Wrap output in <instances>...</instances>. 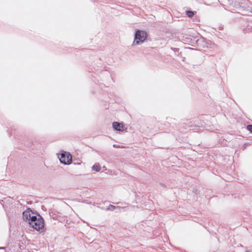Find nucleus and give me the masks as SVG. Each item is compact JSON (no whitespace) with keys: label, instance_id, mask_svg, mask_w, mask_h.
<instances>
[{"label":"nucleus","instance_id":"1","mask_svg":"<svg viewBox=\"0 0 252 252\" xmlns=\"http://www.w3.org/2000/svg\"><path fill=\"white\" fill-rule=\"evenodd\" d=\"M29 226L32 227L37 231L43 230L44 228V221L43 218L39 214H36L35 217L32 218L30 222H29Z\"/></svg>","mask_w":252,"mask_h":252},{"label":"nucleus","instance_id":"2","mask_svg":"<svg viewBox=\"0 0 252 252\" xmlns=\"http://www.w3.org/2000/svg\"><path fill=\"white\" fill-rule=\"evenodd\" d=\"M147 36V33L145 31L137 30L134 33V39L132 45H139L143 43Z\"/></svg>","mask_w":252,"mask_h":252},{"label":"nucleus","instance_id":"3","mask_svg":"<svg viewBox=\"0 0 252 252\" xmlns=\"http://www.w3.org/2000/svg\"><path fill=\"white\" fill-rule=\"evenodd\" d=\"M59 160L62 163L68 165L72 162V156L67 152H63L59 157Z\"/></svg>","mask_w":252,"mask_h":252},{"label":"nucleus","instance_id":"4","mask_svg":"<svg viewBox=\"0 0 252 252\" xmlns=\"http://www.w3.org/2000/svg\"><path fill=\"white\" fill-rule=\"evenodd\" d=\"M33 212L30 208H27L26 210L23 212V219L24 221H28V222L31 221L32 218L35 217V216L33 215Z\"/></svg>","mask_w":252,"mask_h":252},{"label":"nucleus","instance_id":"5","mask_svg":"<svg viewBox=\"0 0 252 252\" xmlns=\"http://www.w3.org/2000/svg\"><path fill=\"white\" fill-rule=\"evenodd\" d=\"M183 40L185 44L193 45V44L197 42L198 39H197V37L188 36L184 37Z\"/></svg>","mask_w":252,"mask_h":252},{"label":"nucleus","instance_id":"6","mask_svg":"<svg viewBox=\"0 0 252 252\" xmlns=\"http://www.w3.org/2000/svg\"><path fill=\"white\" fill-rule=\"evenodd\" d=\"M112 126L114 129L117 131H123L125 130L124 125L117 122H114L112 123Z\"/></svg>","mask_w":252,"mask_h":252},{"label":"nucleus","instance_id":"7","mask_svg":"<svg viewBox=\"0 0 252 252\" xmlns=\"http://www.w3.org/2000/svg\"><path fill=\"white\" fill-rule=\"evenodd\" d=\"M121 208H122L121 207H120V206H114L113 205H111V204H110L108 207L106 209V210H109V211H114L116 209H120ZM122 208H124L123 207H122Z\"/></svg>","mask_w":252,"mask_h":252},{"label":"nucleus","instance_id":"8","mask_svg":"<svg viewBox=\"0 0 252 252\" xmlns=\"http://www.w3.org/2000/svg\"><path fill=\"white\" fill-rule=\"evenodd\" d=\"M196 12L191 10H187L186 11V15L189 18H191L193 16Z\"/></svg>","mask_w":252,"mask_h":252},{"label":"nucleus","instance_id":"9","mask_svg":"<svg viewBox=\"0 0 252 252\" xmlns=\"http://www.w3.org/2000/svg\"><path fill=\"white\" fill-rule=\"evenodd\" d=\"M101 167L99 164H94L92 166V170L96 172H99Z\"/></svg>","mask_w":252,"mask_h":252},{"label":"nucleus","instance_id":"10","mask_svg":"<svg viewBox=\"0 0 252 252\" xmlns=\"http://www.w3.org/2000/svg\"><path fill=\"white\" fill-rule=\"evenodd\" d=\"M247 129L252 133V125H248L247 126Z\"/></svg>","mask_w":252,"mask_h":252},{"label":"nucleus","instance_id":"11","mask_svg":"<svg viewBox=\"0 0 252 252\" xmlns=\"http://www.w3.org/2000/svg\"><path fill=\"white\" fill-rule=\"evenodd\" d=\"M5 249V247H0V250H4Z\"/></svg>","mask_w":252,"mask_h":252},{"label":"nucleus","instance_id":"12","mask_svg":"<svg viewBox=\"0 0 252 252\" xmlns=\"http://www.w3.org/2000/svg\"><path fill=\"white\" fill-rule=\"evenodd\" d=\"M245 252H251L250 251H249V250H247V251H245Z\"/></svg>","mask_w":252,"mask_h":252},{"label":"nucleus","instance_id":"13","mask_svg":"<svg viewBox=\"0 0 252 252\" xmlns=\"http://www.w3.org/2000/svg\"><path fill=\"white\" fill-rule=\"evenodd\" d=\"M250 12H251V13H252V8L251 9Z\"/></svg>","mask_w":252,"mask_h":252}]
</instances>
